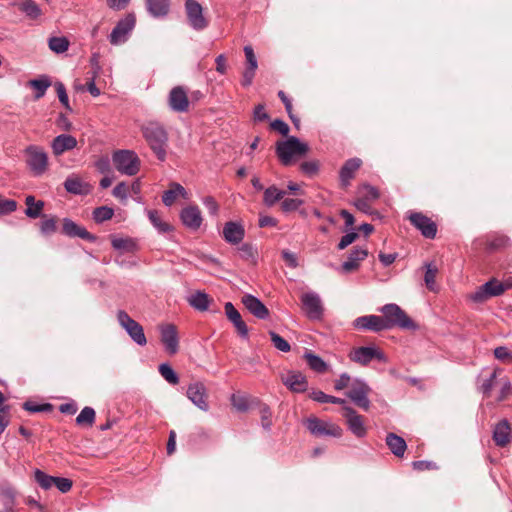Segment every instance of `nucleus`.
Returning <instances> with one entry per match:
<instances>
[{
    "instance_id": "obj_1",
    "label": "nucleus",
    "mask_w": 512,
    "mask_h": 512,
    "mask_svg": "<svg viewBox=\"0 0 512 512\" xmlns=\"http://www.w3.org/2000/svg\"><path fill=\"white\" fill-rule=\"evenodd\" d=\"M308 152L309 146L295 136H290L285 141L276 143V155L284 166L291 165L296 158L303 157Z\"/></svg>"
},
{
    "instance_id": "obj_2",
    "label": "nucleus",
    "mask_w": 512,
    "mask_h": 512,
    "mask_svg": "<svg viewBox=\"0 0 512 512\" xmlns=\"http://www.w3.org/2000/svg\"><path fill=\"white\" fill-rule=\"evenodd\" d=\"M143 136L148 142L150 148L160 161L166 158V147L168 135L166 130L159 123L150 122L142 129Z\"/></svg>"
},
{
    "instance_id": "obj_3",
    "label": "nucleus",
    "mask_w": 512,
    "mask_h": 512,
    "mask_svg": "<svg viewBox=\"0 0 512 512\" xmlns=\"http://www.w3.org/2000/svg\"><path fill=\"white\" fill-rule=\"evenodd\" d=\"M385 328L400 327L402 329L414 330L417 325L397 304H386L381 308Z\"/></svg>"
},
{
    "instance_id": "obj_4",
    "label": "nucleus",
    "mask_w": 512,
    "mask_h": 512,
    "mask_svg": "<svg viewBox=\"0 0 512 512\" xmlns=\"http://www.w3.org/2000/svg\"><path fill=\"white\" fill-rule=\"evenodd\" d=\"M113 164L117 171L128 176L136 175L140 170V159L130 150H118L112 156Z\"/></svg>"
},
{
    "instance_id": "obj_5",
    "label": "nucleus",
    "mask_w": 512,
    "mask_h": 512,
    "mask_svg": "<svg viewBox=\"0 0 512 512\" xmlns=\"http://www.w3.org/2000/svg\"><path fill=\"white\" fill-rule=\"evenodd\" d=\"M305 425L309 432L316 437H340L343 432L340 426L321 420L315 416H310L307 418Z\"/></svg>"
},
{
    "instance_id": "obj_6",
    "label": "nucleus",
    "mask_w": 512,
    "mask_h": 512,
    "mask_svg": "<svg viewBox=\"0 0 512 512\" xmlns=\"http://www.w3.org/2000/svg\"><path fill=\"white\" fill-rule=\"evenodd\" d=\"M26 163L34 175L39 176L46 172L48 168V156L46 152L38 146H29L25 150Z\"/></svg>"
},
{
    "instance_id": "obj_7",
    "label": "nucleus",
    "mask_w": 512,
    "mask_h": 512,
    "mask_svg": "<svg viewBox=\"0 0 512 512\" xmlns=\"http://www.w3.org/2000/svg\"><path fill=\"white\" fill-rule=\"evenodd\" d=\"M117 319L120 326L126 330L134 342L140 346L146 345L147 339L144 334L143 327L134 319H132L127 312L124 310H119L117 313Z\"/></svg>"
},
{
    "instance_id": "obj_8",
    "label": "nucleus",
    "mask_w": 512,
    "mask_h": 512,
    "mask_svg": "<svg viewBox=\"0 0 512 512\" xmlns=\"http://www.w3.org/2000/svg\"><path fill=\"white\" fill-rule=\"evenodd\" d=\"M136 18L133 14H128L121 19L112 30L109 41L112 45H119L127 40L128 34L133 30Z\"/></svg>"
},
{
    "instance_id": "obj_9",
    "label": "nucleus",
    "mask_w": 512,
    "mask_h": 512,
    "mask_svg": "<svg viewBox=\"0 0 512 512\" xmlns=\"http://www.w3.org/2000/svg\"><path fill=\"white\" fill-rule=\"evenodd\" d=\"M185 10L188 23L195 30H203L208 26V20L203 15V8L196 0H186Z\"/></svg>"
},
{
    "instance_id": "obj_10",
    "label": "nucleus",
    "mask_w": 512,
    "mask_h": 512,
    "mask_svg": "<svg viewBox=\"0 0 512 512\" xmlns=\"http://www.w3.org/2000/svg\"><path fill=\"white\" fill-rule=\"evenodd\" d=\"M350 359L362 366L368 365L373 359L386 362L385 354L375 347H359L349 354Z\"/></svg>"
},
{
    "instance_id": "obj_11",
    "label": "nucleus",
    "mask_w": 512,
    "mask_h": 512,
    "mask_svg": "<svg viewBox=\"0 0 512 512\" xmlns=\"http://www.w3.org/2000/svg\"><path fill=\"white\" fill-rule=\"evenodd\" d=\"M504 293L502 282L496 278H492L478 288L476 292L471 295L474 302L482 303L491 297L500 296Z\"/></svg>"
},
{
    "instance_id": "obj_12",
    "label": "nucleus",
    "mask_w": 512,
    "mask_h": 512,
    "mask_svg": "<svg viewBox=\"0 0 512 512\" xmlns=\"http://www.w3.org/2000/svg\"><path fill=\"white\" fill-rule=\"evenodd\" d=\"M302 308L310 319H320L323 306L320 297L314 292H307L301 296Z\"/></svg>"
},
{
    "instance_id": "obj_13",
    "label": "nucleus",
    "mask_w": 512,
    "mask_h": 512,
    "mask_svg": "<svg viewBox=\"0 0 512 512\" xmlns=\"http://www.w3.org/2000/svg\"><path fill=\"white\" fill-rule=\"evenodd\" d=\"M369 392L370 388L365 383L355 382L346 394L358 407L368 411L370 408Z\"/></svg>"
},
{
    "instance_id": "obj_14",
    "label": "nucleus",
    "mask_w": 512,
    "mask_h": 512,
    "mask_svg": "<svg viewBox=\"0 0 512 512\" xmlns=\"http://www.w3.org/2000/svg\"><path fill=\"white\" fill-rule=\"evenodd\" d=\"M187 397L201 410L207 411L209 409L208 393L203 383H191L187 389Z\"/></svg>"
},
{
    "instance_id": "obj_15",
    "label": "nucleus",
    "mask_w": 512,
    "mask_h": 512,
    "mask_svg": "<svg viewBox=\"0 0 512 512\" xmlns=\"http://www.w3.org/2000/svg\"><path fill=\"white\" fill-rule=\"evenodd\" d=\"M189 104L187 92L182 86H176L170 91L168 105L174 112L183 113L188 111Z\"/></svg>"
},
{
    "instance_id": "obj_16",
    "label": "nucleus",
    "mask_w": 512,
    "mask_h": 512,
    "mask_svg": "<svg viewBox=\"0 0 512 512\" xmlns=\"http://www.w3.org/2000/svg\"><path fill=\"white\" fill-rule=\"evenodd\" d=\"M409 220L417 229L421 231L424 237L433 239L436 236V224L424 214L418 212L412 213L409 216Z\"/></svg>"
},
{
    "instance_id": "obj_17",
    "label": "nucleus",
    "mask_w": 512,
    "mask_h": 512,
    "mask_svg": "<svg viewBox=\"0 0 512 512\" xmlns=\"http://www.w3.org/2000/svg\"><path fill=\"white\" fill-rule=\"evenodd\" d=\"M161 342L169 354H175L179 348V339L177 328L173 324H164L160 326Z\"/></svg>"
},
{
    "instance_id": "obj_18",
    "label": "nucleus",
    "mask_w": 512,
    "mask_h": 512,
    "mask_svg": "<svg viewBox=\"0 0 512 512\" xmlns=\"http://www.w3.org/2000/svg\"><path fill=\"white\" fill-rule=\"evenodd\" d=\"M343 416L346 418L347 424L351 432L361 438L366 434L364 425V417L357 414L356 411L348 406L343 407Z\"/></svg>"
},
{
    "instance_id": "obj_19",
    "label": "nucleus",
    "mask_w": 512,
    "mask_h": 512,
    "mask_svg": "<svg viewBox=\"0 0 512 512\" xmlns=\"http://www.w3.org/2000/svg\"><path fill=\"white\" fill-rule=\"evenodd\" d=\"M61 232L71 238L79 237L83 240L94 242L96 236L88 232L83 226L78 225L69 218H64L62 221Z\"/></svg>"
},
{
    "instance_id": "obj_20",
    "label": "nucleus",
    "mask_w": 512,
    "mask_h": 512,
    "mask_svg": "<svg viewBox=\"0 0 512 512\" xmlns=\"http://www.w3.org/2000/svg\"><path fill=\"white\" fill-rule=\"evenodd\" d=\"M281 380L292 392L301 393L308 387L306 377L300 372L289 371L281 376Z\"/></svg>"
},
{
    "instance_id": "obj_21",
    "label": "nucleus",
    "mask_w": 512,
    "mask_h": 512,
    "mask_svg": "<svg viewBox=\"0 0 512 512\" xmlns=\"http://www.w3.org/2000/svg\"><path fill=\"white\" fill-rule=\"evenodd\" d=\"M242 303L251 314L259 319H265L269 316L268 308L251 294L244 295L242 297Z\"/></svg>"
},
{
    "instance_id": "obj_22",
    "label": "nucleus",
    "mask_w": 512,
    "mask_h": 512,
    "mask_svg": "<svg viewBox=\"0 0 512 512\" xmlns=\"http://www.w3.org/2000/svg\"><path fill=\"white\" fill-rule=\"evenodd\" d=\"M361 164L362 161L359 158H352L344 163L339 172L340 185L342 188L349 186L350 181L355 177V173L360 168Z\"/></svg>"
},
{
    "instance_id": "obj_23",
    "label": "nucleus",
    "mask_w": 512,
    "mask_h": 512,
    "mask_svg": "<svg viewBox=\"0 0 512 512\" xmlns=\"http://www.w3.org/2000/svg\"><path fill=\"white\" fill-rule=\"evenodd\" d=\"M225 314L229 321H231L236 328L238 334L241 337H247L248 336V327L246 323L243 321L241 314L238 312V310L234 307V305L231 302H226L225 306Z\"/></svg>"
},
{
    "instance_id": "obj_24",
    "label": "nucleus",
    "mask_w": 512,
    "mask_h": 512,
    "mask_svg": "<svg viewBox=\"0 0 512 512\" xmlns=\"http://www.w3.org/2000/svg\"><path fill=\"white\" fill-rule=\"evenodd\" d=\"M512 429L507 420H501L493 431V440L497 446L505 447L511 442Z\"/></svg>"
},
{
    "instance_id": "obj_25",
    "label": "nucleus",
    "mask_w": 512,
    "mask_h": 512,
    "mask_svg": "<svg viewBox=\"0 0 512 512\" xmlns=\"http://www.w3.org/2000/svg\"><path fill=\"white\" fill-rule=\"evenodd\" d=\"M354 326L359 329H367L375 332L386 329L383 318L376 315L359 317L354 321Z\"/></svg>"
},
{
    "instance_id": "obj_26",
    "label": "nucleus",
    "mask_w": 512,
    "mask_h": 512,
    "mask_svg": "<svg viewBox=\"0 0 512 512\" xmlns=\"http://www.w3.org/2000/svg\"><path fill=\"white\" fill-rule=\"evenodd\" d=\"M181 220L183 224L192 229L197 230L202 223V216L197 206H188L181 212Z\"/></svg>"
},
{
    "instance_id": "obj_27",
    "label": "nucleus",
    "mask_w": 512,
    "mask_h": 512,
    "mask_svg": "<svg viewBox=\"0 0 512 512\" xmlns=\"http://www.w3.org/2000/svg\"><path fill=\"white\" fill-rule=\"evenodd\" d=\"M368 256V250L364 248H355L351 251L348 259L342 264L344 272H353L358 269L360 262Z\"/></svg>"
},
{
    "instance_id": "obj_28",
    "label": "nucleus",
    "mask_w": 512,
    "mask_h": 512,
    "mask_svg": "<svg viewBox=\"0 0 512 512\" xmlns=\"http://www.w3.org/2000/svg\"><path fill=\"white\" fill-rule=\"evenodd\" d=\"M77 140L75 137L67 134L57 136L52 142V149L55 155H61L65 151L75 148Z\"/></svg>"
},
{
    "instance_id": "obj_29",
    "label": "nucleus",
    "mask_w": 512,
    "mask_h": 512,
    "mask_svg": "<svg viewBox=\"0 0 512 512\" xmlns=\"http://www.w3.org/2000/svg\"><path fill=\"white\" fill-rule=\"evenodd\" d=\"M223 237L231 244H238L244 238V229L240 224L227 222L223 228Z\"/></svg>"
},
{
    "instance_id": "obj_30",
    "label": "nucleus",
    "mask_w": 512,
    "mask_h": 512,
    "mask_svg": "<svg viewBox=\"0 0 512 512\" xmlns=\"http://www.w3.org/2000/svg\"><path fill=\"white\" fill-rule=\"evenodd\" d=\"M179 196L184 199H188V194L185 188L179 183L172 182L169 185V189L164 192L162 200L166 206H171Z\"/></svg>"
},
{
    "instance_id": "obj_31",
    "label": "nucleus",
    "mask_w": 512,
    "mask_h": 512,
    "mask_svg": "<svg viewBox=\"0 0 512 512\" xmlns=\"http://www.w3.org/2000/svg\"><path fill=\"white\" fill-rule=\"evenodd\" d=\"M148 12L153 17H162L168 14L170 0H145Z\"/></svg>"
},
{
    "instance_id": "obj_32",
    "label": "nucleus",
    "mask_w": 512,
    "mask_h": 512,
    "mask_svg": "<svg viewBox=\"0 0 512 512\" xmlns=\"http://www.w3.org/2000/svg\"><path fill=\"white\" fill-rule=\"evenodd\" d=\"M386 444L391 452L397 457H402L407 448L405 440L394 433H389L387 435Z\"/></svg>"
},
{
    "instance_id": "obj_33",
    "label": "nucleus",
    "mask_w": 512,
    "mask_h": 512,
    "mask_svg": "<svg viewBox=\"0 0 512 512\" xmlns=\"http://www.w3.org/2000/svg\"><path fill=\"white\" fill-rule=\"evenodd\" d=\"M41 221L38 223L42 235L50 236L57 231L58 217L54 215L42 214Z\"/></svg>"
},
{
    "instance_id": "obj_34",
    "label": "nucleus",
    "mask_w": 512,
    "mask_h": 512,
    "mask_svg": "<svg viewBox=\"0 0 512 512\" xmlns=\"http://www.w3.org/2000/svg\"><path fill=\"white\" fill-rule=\"evenodd\" d=\"M25 204L27 206L25 210V215L29 218L36 219L42 215V211L44 208V202L41 200H36L33 195H28L25 198Z\"/></svg>"
},
{
    "instance_id": "obj_35",
    "label": "nucleus",
    "mask_w": 512,
    "mask_h": 512,
    "mask_svg": "<svg viewBox=\"0 0 512 512\" xmlns=\"http://www.w3.org/2000/svg\"><path fill=\"white\" fill-rule=\"evenodd\" d=\"M303 358L310 369L317 373H325L328 370L326 362L312 351H306Z\"/></svg>"
},
{
    "instance_id": "obj_36",
    "label": "nucleus",
    "mask_w": 512,
    "mask_h": 512,
    "mask_svg": "<svg viewBox=\"0 0 512 512\" xmlns=\"http://www.w3.org/2000/svg\"><path fill=\"white\" fill-rule=\"evenodd\" d=\"M64 187L69 193L76 195L86 194L89 191V186L77 177L67 178L64 182Z\"/></svg>"
},
{
    "instance_id": "obj_37",
    "label": "nucleus",
    "mask_w": 512,
    "mask_h": 512,
    "mask_svg": "<svg viewBox=\"0 0 512 512\" xmlns=\"http://www.w3.org/2000/svg\"><path fill=\"white\" fill-rule=\"evenodd\" d=\"M285 194V191L278 189L275 185H272L264 190L263 203L266 206L271 207L276 202L283 199Z\"/></svg>"
},
{
    "instance_id": "obj_38",
    "label": "nucleus",
    "mask_w": 512,
    "mask_h": 512,
    "mask_svg": "<svg viewBox=\"0 0 512 512\" xmlns=\"http://www.w3.org/2000/svg\"><path fill=\"white\" fill-rule=\"evenodd\" d=\"M212 299L204 292H197L189 298V304L197 310L205 311Z\"/></svg>"
},
{
    "instance_id": "obj_39",
    "label": "nucleus",
    "mask_w": 512,
    "mask_h": 512,
    "mask_svg": "<svg viewBox=\"0 0 512 512\" xmlns=\"http://www.w3.org/2000/svg\"><path fill=\"white\" fill-rule=\"evenodd\" d=\"M95 410L91 407H84L76 417V423L80 426L91 427L95 422Z\"/></svg>"
},
{
    "instance_id": "obj_40",
    "label": "nucleus",
    "mask_w": 512,
    "mask_h": 512,
    "mask_svg": "<svg viewBox=\"0 0 512 512\" xmlns=\"http://www.w3.org/2000/svg\"><path fill=\"white\" fill-rule=\"evenodd\" d=\"M50 84L51 83L47 78L30 80L29 85L36 90L34 98L36 100L42 98Z\"/></svg>"
},
{
    "instance_id": "obj_41",
    "label": "nucleus",
    "mask_w": 512,
    "mask_h": 512,
    "mask_svg": "<svg viewBox=\"0 0 512 512\" xmlns=\"http://www.w3.org/2000/svg\"><path fill=\"white\" fill-rule=\"evenodd\" d=\"M49 48L55 53H63L69 47V41L65 37H51L48 41Z\"/></svg>"
},
{
    "instance_id": "obj_42",
    "label": "nucleus",
    "mask_w": 512,
    "mask_h": 512,
    "mask_svg": "<svg viewBox=\"0 0 512 512\" xmlns=\"http://www.w3.org/2000/svg\"><path fill=\"white\" fill-rule=\"evenodd\" d=\"M509 244V238L505 235H497L486 242V249L489 251H497L505 248Z\"/></svg>"
},
{
    "instance_id": "obj_43",
    "label": "nucleus",
    "mask_w": 512,
    "mask_h": 512,
    "mask_svg": "<svg viewBox=\"0 0 512 512\" xmlns=\"http://www.w3.org/2000/svg\"><path fill=\"white\" fill-rule=\"evenodd\" d=\"M438 273V268L433 264H427L426 265V272L424 276L426 287L430 290L435 292L436 291V283L435 278Z\"/></svg>"
},
{
    "instance_id": "obj_44",
    "label": "nucleus",
    "mask_w": 512,
    "mask_h": 512,
    "mask_svg": "<svg viewBox=\"0 0 512 512\" xmlns=\"http://www.w3.org/2000/svg\"><path fill=\"white\" fill-rule=\"evenodd\" d=\"M35 481L45 490L50 489L54 486L55 478L54 476L47 475L43 471L37 469L34 472Z\"/></svg>"
},
{
    "instance_id": "obj_45",
    "label": "nucleus",
    "mask_w": 512,
    "mask_h": 512,
    "mask_svg": "<svg viewBox=\"0 0 512 512\" xmlns=\"http://www.w3.org/2000/svg\"><path fill=\"white\" fill-rule=\"evenodd\" d=\"M112 246L114 249L121 250L123 252H132L136 244L130 238H113Z\"/></svg>"
},
{
    "instance_id": "obj_46",
    "label": "nucleus",
    "mask_w": 512,
    "mask_h": 512,
    "mask_svg": "<svg viewBox=\"0 0 512 512\" xmlns=\"http://www.w3.org/2000/svg\"><path fill=\"white\" fill-rule=\"evenodd\" d=\"M113 215H114L113 209L110 207H107V206L98 207L93 211V219L97 223H101L106 220H109L113 217Z\"/></svg>"
},
{
    "instance_id": "obj_47",
    "label": "nucleus",
    "mask_w": 512,
    "mask_h": 512,
    "mask_svg": "<svg viewBox=\"0 0 512 512\" xmlns=\"http://www.w3.org/2000/svg\"><path fill=\"white\" fill-rule=\"evenodd\" d=\"M21 11L32 19L37 18L41 14V10L38 5L32 0H26L21 4Z\"/></svg>"
},
{
    "instance_id": "obj_48",
    "label": "nucleus",
    "mask_w": 512,
    "mask_h": 512,
    "mask_svg": "<svg viewBox=\"0 0 512 512\" xmlns=\"http://www.w3.org/2000/svg\"><path fill=\"white\" fill-rule=\"evenodd\" d=\"M238 250L240 257L242 259L253 263L256 262L257 250L253 247V245L249 243H244L242 246L239 247Z\"/></svg>"
},
{
    "instance_id": "obj_49",
    "label": "nucleus",
    "mask_w": 512,
    "mask_h": 512,
    "mask_svg": "<svg viewBox=\"0 0 512 512\" xmlns=\"http://www.w3.org/2000/svg\"><path fill=\"white\" fill-rule=\"evenodd\" d=\"M159 373L170 384H178L179 378L174 370L168 364H161L159 366Z\"/></svg>"
},
{
    "instance_id": "obj_50",
    "label": "nucleus",
    "mask_w": 512,
    "mask_h": 512,
    "mask_svg": "<svg viewBox=\"0 0 512 512\" xmlns=\"http://www.w3.org/2000/svg\"><path fill=\"white\" fill-rule=\"evenodd\" d=\"M269 335L271 337V341L273 345L282 352H289L291 350L290 344L279 334L270 331Z\"/></svg>"
},
{
    "instance_id": "obj_51",
    "label": "nucleus",
    "mask_w": 512,
    "mask_h": 512,
    "mask_svg": "<svg viewBox=\"0 0 512 512\" xmlns=\"http://www.w3.org/2000/svg\"><path fill=\"white\" fill-rule=\"evenodd\" d=\"M149 219L152 222V224L159 229L161 232H168L170 231L171 227L168 223L163 222L160 218V215L157 211H149Z\"/></svg>"
},
{
    "instance_id": "obj_52",
    "label": "nucleus",
    "mask_w": 512,
    "mask_h": 512,
    "mask_svg": "<svg viewBox=\"0 0 512 512\" xmlns=\"http://www.w3.org/2000/svg\"><path fill=\"white\" fill-rule=\"evenodd\" d=\"M23 408L26 411H29V412H32V413H36V412H50V411H52L53 406L51 404H49V403L34 404V403H31V402L27 401V402H25L23 404Z\"/></svg>"
},
{
    "instance_id": "obj_53",
    "label": "nucleus",
    "mask_w": 512,
    "mask_h": 512,
    "mask_svg": "<svg viewBox=\"0 0 512 512\" xmlns=\"http://www.w3.org/2000/svg\"><path fill=\"white\" fill-rule=\"evenodd\" d=\"M302 204L301 199L286 198L281 202V210L286 213L296 211Z\"/></svg>"
},
{
    "instance_id": "obj_54",
    "label": "nucleus",
    "mask_w": 512,
    "mask_h": 512,
    "mask_svg": "<svg viewBox=\"0 0 512 512\" xmlns=\"http://www.w3.org/2000/svg\"><path fill=\"white\" fill-rule=\"evenodd\" d=\"M494 356L504 363H512V351L507 347L499 346L495 348Z\"/></svg>"
},
{
    "instance_id": "obj_55",
    "label": "nucleus",
    "mask_w": 512,
    "mask_h": 512,
    "mask_svg": "<svg viewBox=\"0 0 512 512\" xmlns=\"http://www.w3.org/2000/svg\"><path fill=\"white\" fill-rule=\"evenodd\" d=\"M300 169L304 174H306L308 176H314L318 173L319 162L318 161L303 162L300 165Z\"/></svg>"
},
{
    "instance_id": "obj_56",
    "label": "nucleus",
    "mask_w": 512,
    "mask_h": 512,
    "mask_svg": "<svg viewBox=\"0 0 512 512\" xmlns=\"http://www.w3.org/2000/svg\"><path fill=\"white\" fill-rule=\"evenodd\" d=\"M55 89L59 98V101L65 106L66 109L71 110L69 105L68 95L66 88L62 82L55 83Z\"/></svg>"
},
{
    "instance_id": "obj_57",
    "label": "nucleus",
    "mask_w": 512,
    "mask_h": 512,
    "mask_svg": "<svg viewBox=\"0 0 512 512\" xmlns=\"http://www.w3.org/2000/svg\"><path fill=\"white\" fill-rule=\"evenodd\" d=\"M17 209V202L11 199L0 198V215L9 214Z\"/></svg>"
},
{
    "instance_id": "obj_58",
    "label": "nucleus",
    "mask_w": 512,
    "mask_h": 512,
    "mask_svg": "<svg viewBox=\"0 0 512 512\" xmlns=\"http://www.w3.org/2000/svg\"><path fill=\"white\" fill-rule=\"evenodd\" d=\"M270 128L273 131L279 132L283 136H287L289 133V130H290L287 123H285L284 121H282L280 119H275L274 121H272L270 123Z\"/></svg>"
},
{
    "instance_id": "obj_59",
    "label": "nucleus",
    "mask_w": 512,
    "mask_h": 512,
    "mask_svg": "<svg viewBox=\"0 0 512 512\" xmlns=\"http://www.w3.org/2000/svg\"><path fill=\"white\" fill-rule=\"evenodd\" d=\"M412 465H413L414 470H417V471L438 469V466L436 465L435 462L426 461V460L414 461Z\"/></svg>"
},
{
    "instance_id": "obj_60",
    "label": "nucleus",
    "mask_w": 512,
    "mask_h": 512,
    "mask_svg": "<svg viewBox=\"0 0 512 512\" xmlns=\"http://www.w3.org/2000/svg\"><path fill=\"white\" fill-rule=\"evenodd\" d=\"M260 413H261L262 426L265 429H269L272 425V421H271L272 413H271L270 408L268 406L264 405L261 407Z\"/></svg>"
},
{
    "instance_id": "obj_61",
    "label": "nucleus",
    "mask_w": 512,
    "mask_h": 512,
    "mask_svg": "<svg viewBox=\"0 0 512 512\" xmlns=\"http://www.w3.org/2000/svg\"><path fill=\"white\" fill-rule=\"evenodd\" d=\"M495 379H496V371H494L490 378L485 380L483 382V384L481 385V391L482 393L486 396V397H490L491 396V391L493 389V386H494V383H495Z\"/></svg>"
},
{
    "instance_id": "obj_62",
    "label": "nucleus",
    "mask_w": 512,
    "mask_h": 512,
    "mask_svg": "<svg viewBox=\"0 0 512 512\" xmlns=\"http://www.w3.org/2000/svg\"><path fill=\"white\" fill-rule=\"evenodd\" d=\"M231 402L233 407L238 411H246L248 409V402L244 397L232 395Z\"/></svg>"
},
{
    "instance_id": "obj_63",
    "label": "nucleus",
    "mask_w": 512,
    "mask_h": 512,
    "mask_svg": "<svg viewBox=\"0 0 512 512\" xmlns=\"http://www.w3.org/2000/svg\"><path fill=\"white\" fill-rule=\"evenodd\" d=\"M54 486H56L62 493L68 492L72 487V481L68 478L56 477Z\"/></svg>"
},
{
    "instance_id": "obj_64",
    "label": "nucleus",
    "mask_w": 512,
    "mask_h": 512,
    "mask_svg": "<svg viewBox=\"0 0 512 512\" xmlns=\"http://www.w3.org/2000/svg\"><path fill=\"white\" fill-rule=\"evenodd\" d=\"M357 238H358L357 233H355V232L347 233L340 239V241L338 243V249L339 250L345 249L348 245L352 244Z\"/></svg>"
}]
</instances>
